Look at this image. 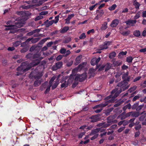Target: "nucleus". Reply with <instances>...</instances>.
<instances>
[{"mask_svg":"<svg viewBox=\"0 0 146 146\" xmlns=\"http://www.w3.org/2000/svg\"><path fill=\"white\" fill-rule=\"evenodd\" d=\"M38 0H33V3H37L36 4V5L37 6L41 5L42 3V1H40V0L39 2H38Z\"/></svg>","mask_w":146,"mask_h":146,"instance_id":"obj_31","label":"nucleus"},{"mask_svg":"<svg viewBox=\"0 0 146 146\" xmlns=\"http://www.w3.org/2000/svg\"><path fill=\"white\" fill-rule=\"evenodd\" d=\"M91 118L92 119L91 122H95L98 120V117L97 116H93L91 117Z\"/></svg>","mask_w":146,"mask_h":146,"instance_id":"obj_23","label":"nucleus"},{"mask_svg":"<svg viewBox=\"0 0 146 146\" xmlns=\"http://www.w3.org/2000/svg\"><path fill=\"white\" fill-rule=\"evenodd\" d=\"M113 110V108H111L107 110L106 111V114L107 115H108L109 113L111 112Z\"/></svg>","mask_w":146,"mask_h":146,"instance_id":"obj_46","label":"nucleus"},{"mask_svg":"<svg viewBox=\"0 0 146 146\" xmlns=\"http://www.w3.org/2000/svg\"><path fill=\"white\" fill-rule=\"evenodd\" d=\"M55 77H53L50 80L49 82V85H52V83L55 80Z\"/></svg>","mask_w":146,"mask_h":146,"instance_id":"obj_58","label":"nucleus"},{"mask_svg":"<svg viewBox=\"0 0 146 146\" xmlns=\"http://www.w3.org/2000/svg\"><path fill=\"white\" fill-rule=\"evenodd\" d=\"M111 67V66L110 63H107L104 66H103V68H105V71H107Z\"/></svg>","mask_w":146,"mask_h":146,"instance_id":"obj_24","label":"nucleus"},{"mask_svg":"<svg viewBox=\"0 0 146 146\" xmlns=\"http://www.w3.org/2000/svg\"><path fill=\"white\" fill-rule=\"evenodd\" d=\"M21 42V41H16L13 43V46L14 47H17L20 44Z\"/></svg>","mask_w":146,"mask_h":146,"instance_id":"obj_34","label":"nucleus"},{"mask_svg":"<svg viewBox=\"0 0 146 146\" xmlns=\"http://www.w3.org/2000/svg\"><path fill=\"white\" fill-rule=\"evenodd\" d=\"M121 74L122 73L121 72H118L115 74V76L117 79L115 80L116 82H117L121 80L120 76Z\"/></svg>","mask_w":146,"mask_h":146,"instance_id":"obj_19","label":"nucleus"},{"mask_svg":"<svg viewBox=\"0 0 146 146\" xmlns=\"http://www.w3.org/2000/svg\"><path fill=\"white\" fill-rule=\"evenodd\" d=\"M117 86L120 87V88L118 89H119V90L121 91H124L128 88V87L126 86V84L125 83L123 82H121L118 83L117 85Z\"/></svg>","mask_w":146,"mask_h":146,"instance_id":"obj_5","label":"nucleus"},{"mask_svg":"<svg viewBox=\"0 0 146 146\" xmlns=\"http://www.w3.org/2000/svg\"><path fill=\"white\" fill-rule=\"evenodd\" d=\"M116 56V53L115 52H113L110 53L109 55V57L110 58H112L115 57Z\"/></svg>","mask_w":146,"mask_h":146,"instance_id":"obj_36","label":"nucleus"},{"mask_svg":"<svg viewBox=\"0 0 146 146\" xmlns=\"http://www.w3.org/2000/svg\"><path fill=\"white\" fill-rule=\"evenodd\" d=\"M48 13V12L47 11H43L40 12L39 15H45Z\"/></svg>","mask_w":146,"mask_h":146,"instance_id":"obj_55","label":"nucleus"},{"mask_svg":"<svg viewBox=\"0 0 146 146\" xmlns=\"http://www.w3.org/2000/svg\"><path fill=\"white\" fill-rule=\"evenodd\" d=\"M139 115V112H132V116L133 117H138Z\"/></svg>","mask_w":146,"mask_h":146,"instance_id":"obj_41","label":"nucleus"},{"mask_svg":"<svg viewBox=\"0 0 146 146\" xmlns=\"http://www.w3.org/2000/svg\"><path fill=\"white\" fill-rule=\"evenodd\" d=\"M31 68L28 65L27 62H24L22 63L21 66L17 68L18 72H17L16 75L19 76L23 74L24 72H26L30 69Z\"/></svg>","mask_w":146,"mask_h":146,"instance_id":"obj_2","label":"nucleus"},{"mask_svg":"<svg viewBox=\"0 0 146 146\" xmlns=\"http://www.w3.org/2000/svg\"><path fill=\"white\" fill-rule=\"evenodd\" d=\"M137 88V86H134L133 87L131 88L128 91V92L129 93H131L134 90H135Z\"/></svg>","mask_w":146,"mask_h":146,"instance_id":"obj_32","label":"nucleus"},{"mask_svg":"<svg viewBox=\"0 0 146 146\" xmlns=\"http://www.w3.org/2000/svg\"><path fill=\"white\" fill-rule=\"evenodd\" d=\"M54 23V20H52L49 21L48 20H47L44 22V24L46 27H48L49 26L52 25Z\"/></svg>","mask_w":146,"mask_h":146,"instance_id":"obj_15","label":"nucleus"},{"mask_svg":"<svg viewBox=\"0 0 146 146\" xmlns=\"http://www.w3.org/2000/svg\"><path fill=\"white\" fill-rule=\"evenodd\" d=\"M142 35L144 36L145 37L146 36V28H144V29L142 33Z\"/></svg>","mask_w":146,"mask_h":146,"instance_id":"obj_61","label":"nucleus"},{"mask_svg":"<svg viewBox=\"0 0 146 146\" xmlns=\"http://www.w3.org/2000/svg\"><path fill=\"white\" fill-rule=\"evenodd\" d=\"M133 34L136 37H139L140 35V32L139 30H135Z\"/></svg>","mask_w":146,"mask_h":146,"instance_id":"obj_29","label":"nucleus"},{"mask_svg":"<svg viewBox=\"0 0 146 146\" xmlns=\"http://www.w3.org/2000/svg\"><path fill=\"white\" fill-rule=\"evenodd\" d=\"M41 82L40 80H36L34 82V85L35 86L37 87L40 85L41 84Z\"/></svg>","mask_w":146,"mask_h":146,"instance_id":"obj_33","label":"nucleus"},{"mask_svg":"<svg viewBox=\"0 0 146 146\" xmlns=\"http://www.w3.org/2000/svg\"><path fill=\"white\" fill-rule=\"evenodd\" d=\"M41 54L39 53L34 54V59L38 58L35 60V62L29 64L28 63V65L31 68L35 66L38 65L40 62V60L43 58V57H40Z\"/></svg>","mask_w":146,"mask_h":146,"instance_id":"obj_4","label":"nucleus"},{"mask_svg":"<svg viewBox=\"0 0 146 146\" xmlns=\"http://www.w3.org/2000/svg\"><path fill=\"white\" fill-rule=\"evenodd\" d=\"M126 118L125 114H124L123 113L121 114L118 117V118H120L121 120L124 119Z\"/></svg>","mask_w":146,"mask_h":146,"instance_id":"obj_35","label":"nucleus"},{"mask_svg":"<svg viewBox=\"0 0 146 146\" xmlns=\"http://www.w3.org/2000/svg\"><path fill=\"white\" fill-rule=\"evenodd\" d=\"M125 101V100L124 99L123 100L121 101L120 102L117 103V104H115L114 105V106L115 107H117L119 106V105H120L122 103H123V102H124V101Z\"/></svg>","mask_w":146,"mask_h":146,"instance_id":"obj_39","label":"nucleus"},{"mask_svg":"<svg viewBox=\"0 0 146 146\" xmlns=\"http://www.w3.org/2000/svg\"><path fill=\"white\" fill-rule=\"evenodd\" d=\"M62 62L61 61L57 62L52 67V69L53 70H56L62 67Z\"/></svg>","mask_w":146,"mask_h":146,"instance_id":"obj_6","label":"nucleus"},{"mask_svg":"<svg viewBox=\"0 0 146 146\" xmlns=\"http://www.w3.org/2000/svg\"><path fill=\"white\" fill-rule=\"evenodd\" d=\"M116 117V115H111L107 118V122L108 123H111L113 122V120Z\"/></svg>","mask_w":146,"mask_h":146,"instance_id":"obj_14","label":"nucleus"},{"mask_svg":"<svg viewBox=\"0 0 146 146\" xmlns=\"http://www.w3.org/2000/svg\"><path fill=\"white\" fill-rule=\"evenodd\" d=\"M59 15L56 16L55 18V19L54 20V23H56L58 21L59 17Z\"/></svg>","mask_w":146,"mask_h":146,"instance_id":"obj_50","label":"nucleus"},{"mask_svg":"<svg viewBox=\"0 0 146 146\" xmlns=\"http://www.w3.org/2000/svg\"><path fill=\"white\" fill-rule=\"evenodd\" d=\"M26 57L27 58L30 60L34 59V54L32 52L26 55Z\"/></svg>","mask_w":146,"mask_h":146,"instance_id":"obj_21","label":"nucleus"},{"mask_svg":"<svg viewBox=\"0 0 146 146\" xmlns=\"http://www.w3.org/2000/svg\"><path fill=\"white\" fill-rule=\"evenodd\" d=\"M29 50L27 46L23 48L21 50V52L22 53H25L26 52Z\"/></svg>","mask_w":146,"mask_h":146,"instance_id":"obj_43","label":"nucleus"},{"mask_svg":"<svg viewBox=\"0 0 146 146\" xmlns=\"http://www.w3.org/2000/svg\"><path fill=\"white\" fill-rule=\"evenodd\" d=\"M28 44L27 43V42L25 41L22 43L21 44V47H26V46Z\"/></svg>","mask_w":146,"mask_h":146,"instance_id":"obj_63","label":"nucleus"},{"mask_svg":"<svg viewBox=\"0 0 146 146\" xmlns=\"http://www.w3.org/2000/svg\"><path fill=\"white\" fill-rule=\"evenodd\" d=\"M97 106V105L96 106V108H101L100 109H98L96 110H95V111L96 113H99L102 110V107H100V106L98 107V106Z\"/></svg>","mask_w":146,"mask_h":146,"instance_id":"obj_44","label":"nucleus"},{"mask_svg":"<svg viewBox=\"0 0 146 146\" xmlns=\"http://www.w3.org/2000/svg\"><path fill=\"white\" fill-rule=\"evenodd\" d=\"M138 106V103H136V104H134L133 106L132 107V109L133 110L136 109L137 106Z\"/></svg>","mask_w":146,"mask_h":146,"instance_id":"obj_54","label":"nucleus"},{"mask_svg":"<svg viewBox=\"0 0 146 146\" xmlns=\"http://www.w3.org/2000/svg\"><path fill=\"white\" fill-rule=\"evenodd\" d=\"M129 33L130 31H129L121 33V34L123 36L127 35Z\"/></svg>","mask_w":146,"mask_h":146,"instance_id":"obj_52","label":"nucleus"},{"mask_svg":"<svg viewBox=\"0 0 146 146\" xmlns=\"http://www.w3.org/2000/svg\"><path fill=\"white\" fill-rule=\"evenodd\" d=\"M60 82L62 83L61 85V88H66L68 86V82H66L64 79H62L61 81Z\"/></svg>","mask_w":146,"mask_h":146,"instance_id":"obj_12","label":"nucleus"},{"mask_svg":"<svg viewBox=\"0 0 146 146\" xmlns=\"http://www.w3.org/2000/svg\"><path fill=\"white\" fill-rule=\"evenodd\" d=\"M74 14L73 13L70 15H69L68 18L65 19L66 21L65 23L67 24L70 23V19L74 16Z\"/></svg>","mask_w":146,"mask_h":146,"instance_id":"obj_17","label":"nucleus"},{"mask_svg":"<svg viewBox=\"0 0 146 146\" xmlns=\"http://www.w3.org/2000/svg\"><path fill=\"white\" fill-rule=\"evenodd\" d=\"M141 13L140 11H138L134 17V19H137L139 18L140 16Z\"/></svg>","mask_w":146,"mask_h":146,"instance_id":"obj_40","label":"nucleus"},{"mask_svg":"<svg viewBox=\"0 0 146 146\" xmlns=\"http://www.w3.org/2000/svg\"><path fill=\"white\" fill-rule=\"evenodd\" d=\"M116 7L117 5L115 4H114L111 6L109 7L108 9L110 11H112L114 10Z\"/></svg>","mask_w":146,"mask_h":146,"instance_id":"obj_37","label":"nucleus"},{"mask_svg":"<svg viewBox=\"0 0 146 146\" xmlns=\"http://www.w3.org/2000/svg\"><path fill=\"white\" fill-rule=\"evenodd\" d=\"M133 58L132 57L129 56L126 59V61L128 63H131L132 62Z\"/></svg>","mask_w":146,"mask_h":146,"instance_id":"obj_38","label":"nucleus"},{"mask_svg":"<svg viewBox=\"0 0 146 146\" xmlns=\"http://www.w3.org/2000/svg\"><path fill=\"white\" fill-rule=\"evenodd\" d=\"M98 5V3H96L95 5H92L91 7H89V9L90 10V11H92V10H93V9H94V8L95 7H96V5Z\"/></svg>","mask_w":146,"mask_h":146,"instance_id":"obj_60","label":"nucleus"},{"mask_svg":"<svg viewBox=\"0 0 146 146\" xmlns=\"http://www.w3.org/2000/svg\"><path fill=\"white\" fill-rule=\"evenodd\" d=\"M143 106V105H141L139 106H138L136 108V110L137 111L140 110L142 108Z\"/></svg>","mask_w":146,"mask_h":146,"instance_id":"obj_56","label":"nucleus"},{"mask_svg":"<svg viewBox=\"0 0 146 146\" xmlns=\"http://www.w3.org/2000/svg\"><path fill=\"white\" fill-rule=\"evenodd\" d=\"M63 57L62 55H59L56 58V59L57 61H59Z\"/></svg>","mask_w":146,"mask_h":146,"instance_id":"obj_57","label":"nucleus"},{"mask_svg":"<svg viewBox=\"0 0 146 146\" xmlns=\"http://www.w3.org/2000/svg\"><path fill=\"white\" fill-rule=\"evenodd\" d=\"M70 53V52L69 50H67V51L66 50V52L65 53V54L64 55L65 56H67L69 55Z\"/></svg>","mask_w":146,"mask_h":146,"instance_id":"obj_64","label":"nucleus"},{"mask_svg":"<svg viewBox=\"0 0 146 146\" xmlns=\"http://www.w3.org/2000/svg\"><path fill=\"white\" fill-rule=\"evenodd\" d=\"M69 29L68 27H65L60 31V33H64L66 32Z\"/></svg>","mask_w":146,"mask_h":146,"instance_id":"obj_26","label":"nucleus"},{"mask_svg":"<svg viewBox=\"0 0 146 146\" xmlns=\"http://www.w3.org/2000/svg\"><path fill=\"white\" fill-rule=\"evenodd\" d=\"M100 128H98L92 130L91 133L90 134V135L91 136L93 135H94L95 134H98L97 133L100 131Z\"/></svg>","mask_w":146,"mask_h":146,"instance_id":"obj_18","label":"nucleus"},{"mask_svg":"<svg viewBox=\"0 0 146 146\" xmlns=\"http://www.w3.org/2000/svg\"><path fill=\"white\" fill-rule=\"evenodd\" d=\"M59 81L57 80L55 81V83L52 86V90H54V89H55L57 87Z\"/></svg>","mask_w":146,"mask_h":146,"instance_id":"obj_27","label":"nucleus"},{"mask_svg":"<svg viewBox=\"0 0 146 146\" xmlns=\"http://www.w3.org/2000/svg\"><path fill=\"white\" fill-rule=\"evenodd\" d=\"M141 97V96L139 95L138 94V95L135 96L133 98L132 101L133 102L135 101L136 100L139 99Z\"/></svg>","mask_w":146,"mask_h":146,"instance_id":"obj_42","label":"nucleus"},{"mask_svg":"<svg viewBox=\"0 0 146 146\" xmlns=\"http://www.w3.org/2000/svg\"><path fill=\"white\" fill-rule=\"evenodd\" d=\"M129 74V73L128 72H127L126 73H124L122 76V79L126 81H129L130 79V76H128Z\"/></svg>","mask_w":146,"mask_h":146,"instance_id":"obj_13","label":"nucleus"},{"mask_svg":"<svg viewBox=\"0 0 146 146\" xmlns=\"http://www.w3.org/2000/svg\"><path fill=\"white\" fill-rule=\"evenodd\" d=\"M42 76V74L40 73H38V75L34 76V78L36 79H38L40 78Z\"/></svg>","mask_w":146,"mask_h":146,"instance_id":"obj_45","label":"nucleus"},{"mask_svg":"<svg viewBox=\"0 0 146 146\" xmlns=\"http://www.w3.org/2000/svg\"><path fill=\"white\" fill-rule=\"evenodd\" d=\"M86 37V36L85 33H82L80 36H79V38L80 39H83Z\"/></svg>","mask_w":146,"mask_h":146,"instance_id":"obj_48","label":"nucleus"},{"mask_svg":"<svg viewBox=\"0 0 146 146\" xmlns=\"http://www.w3.org/2000/svg\"><path fill=\"white\" fill-rule=\"evenodd\" d=\"M133 5L134 6L135 8L137 10L139 9V7L140 6V4L136 0H135L133 1Z\"/></svg>","mask_w":146,"mask_h":146,"instance_id":"obj_20","label":"nucleus"},{"mask_svg":"<svg viewBox=\"0 0 146 146\" xmlns=\"http://www.w3.org/2000/svg\"><path fill=\"white\" fill-rule=\"evenodd\" d=\"M146 116V114L145 113L143 114L139 118V120L140 121H143L144 119Z\"/></svg>","mask_w":146,"mask_h":146,"instance_id":"obj_49","label":"nucleus"},{"mask_svg":"<svg viewBox=\"0 0 146 146\" xmlns=\"http://www.w3.org/2000/svg\"><path fill=\"white\" fill-rule=\"evenodd\" d=\"M121 92V91H120L119 90V91H117L116 88L113 90L111 93V95L106 97V99L109 100L106 101L105 103L98 105L97 106L103 107L106 106L108 104V102H113L114 99L116 98Z\"/></svg>","mask_w":146,"mask_h":146,"instance_id":"obj_1","label":"nucleus"},{"mask_svg":"<svg viewBox=\"0 0 146 146\" xmlns=\"http://www.w3.org/2000/svg\"><path fill=\"white\" fill-rule=\"evenodd\" d=\"M107 23L105 22L102 25L101 29L102 30H104L107 28Z\"/></svg>","mask_w":146,"mask_h":146,"instance_id":"obj_25","label":"nucleus"},{"mask_svg":"<svg viewBox=\"0 0 146 146\" xmlns=\"http://www.w3.org/2000/svg\"><path fill=\"white\" fill-rule=\"evenodd\" d=\"M51 86H52L51 85H49L48 86L46 90L45 91V92H44L45 94H47L48 92L50 90V88Z\"/></svg>","mask_w":146,"mask_h":146,"instance_id":"obj_53","label":"nucleus"},{"mask_svg":"<svg viewBox=\"0 0 146 146\" xmlns=\"http://www.w3.org/2000/svg\"><path fill=\"white\" fill-rule=\"evenodd\" d=\"M100 60V58L99 57L97 59L96 58L92 59L91 62V64L92 65H94L96 64H97Z\"/></svg>","mask_w":146,"mask_h":146,"instance_id":"obj_11","label":"nucleus"},{"mask_svg":"<svg viewBox=\"0 0 146 146\" xmlns=\"http://www.w3.org/2000/svg\"><path fill=\"white\" fill-rule=\"evenodd\" d=\"M14 23V25L5 26L7 27L5 29V30H9L20 28L25 23V21L22 20H16L15 21Z\"/></svg>","mask_w":146,"mask_h":146,"instance_id":"obj_3","label":"nucleus"},{"mask_svg":"<svg viewBox=\"0 0 146 146\" xmlns=\"http://www.w3.org/2000/svg\"><path fill=\"white\" fill-rule=\"evenodd\" d=\"M86 63L85 62L82 63L79 65L77 67V69L78 70H81L86 65Z\"/></svg>","mask_w":146,"mask_h":146,"instance_id":"obj_22","label":"nucleus"},{"mask_svg":"<svg viewBox=\"0 0 146 146\" xmlns=\"http://www.w3.org/2000/svg\"><path fill=\"white\" fill-rule=\"evenodd\" d=\"M111 42L110 41L105 42L103 44L100 46V50L107 49L108 46L111 44Z\"/></svg>","mask_w":146,"mask_h":146,"instance_id":"obj_7","label":"nucleus"},{"mask_svg":"<svg viewBox=\"0 0 146 146\" xmlns=\"http://www.w3.org/2000/svg\"><path fill=\"white\" fill-rule=\"evenodd\" d=\"M82 58V55H80L78 56L76 59L75 64L76 65H78L81 62V60Z\"/></svg>","mask_w":146,"mask_h":146,"instance_id":"obj_16","label":"nucleus"},{"mask_svg":"<svg viewBox=\"0 0 146 146\" xmlns=\"http://www.w3.org/2000/svg\"><path fill=\"white\" fill-rule=\"evenodd\" d=\"M94 33V29H92L88 31L87 32V34L88 35L90 34L91 33Z\"/></svg>","mask_w":146,"mask_h":146,"instance_id":"obj_62","label":"nucleus"},{"mask_svg":"<svg viewBox=\"0 0 146 146\" xmlns=\"http://www.w3.org/2000/svg\"><path fill=\"white\" fill-rule=\"evenodd\" d=\"M131 106L130 103L128 104L127 105L124 106L123 108V110L125 111L127 109H130L131 108Z\"/></svg>","mask_w":146,"mask_h":146,"instance_id":"obj_30","label":"nucleus"},{"mask_svg":"<svg viewBox=\"0 0 146 146\" xmlns=\"http://www.w3.org/2000/svg\"><path fill=\"white\" fill-rule=\"evenodd\" d=\"M43 16H42L41 15H40L37 17L35 19V21H37L39 20L40 19H42L43 18Z\"/></svg>","mask_w":146,"mask_h":146,"instance_id":"obj_51","label":"nucleus"},{"mask_svg":"<svg viewBox=\"0 0 146 146\" xmlns=\"http://www.w3.org/2000/svg\"><path fill=\"white\" fill-rule=\"evenodd\" d=\"M50 39V38L49 37H48V38H44L43 39H42L41 41V42L43 44L46 41H47V40H48V39Z\"/></svg>","mask_w":146,"mask_h":146,"instance_id":"obj_59","label":"nucleus"},{"mask_svg":"<svg viewBox=\"0 0 146 146\" xmlns=\"http://www.w3.org/2000/svg\"><path fill=\"white\" fill-rule=\"evenodd\" d=\"M96 12L98 13V15L100 17H101L104 13V12L103 10H97Z\"/></svg>","mask_w":146,"mask_h":146,"instance_id":"obj_28","label":"nucleus"},{"mask_svg":"<svg viewBox=\"0 0 146 146\" xmlns=\"http://www.w3.org/2000/svg\"><path fill=\"white\" fill-rule=\"evenodd\" d=\"M86 78V74H82L81 75H78L75 78V80H79L80 82H82Z\"/></svg>","mask_w":146,"mask_h":146,"instance_id":"obj_8","label":"nucleus"},{"mask_svg":"<svg viewBox=\"0 0 146 146\" xmlns=\"http://www.w3.org/2000/svg\"><path fill=\"white\" fill-rule=\"evenodd\" d=\"M66 50L64 48H62L60 50V52L62 54H65Z\"/></svg>","mask_w":146,"mask_h":146,"instance_id":"obj_47","label":"nucleus"},{"mask_svg":"<svg viewBox=\"0 0 146 146\" xmlns=\"http://www.w3.org/2000/svg\"><path fill=\"white\" fill-rule=\"evenodd\" d=\"M137 21L135 20H128L125 22L127 25L131 26H134L136 23Z\"/></svg>","mask_w":146,"mask_h":146,"instance_id":"obj_9","label":"nucleus"},{"mask_svg":"<svg viewBox=\"0 0 146 146\" xmlns=\"http://www.w3.org/2000/svg\"><path fill=\"white\" fill-rule=\"evenodd\" d=\"M119 21L118 19H115L113 20L110 25V26L113 28L116 27L118 25Z\"/></svg>","mask_w":146,"mask_h":146,"instance_id":"obj_10","label":"nucleus"}]
</instances>
